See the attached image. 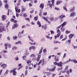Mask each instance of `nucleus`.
Wrapping results in <instances>:
<instances>
[{
    "mask_svg": "<svg viewBox=\"0 0 77 77\" xmlns=\"http://www.w3.org/2000/svg\"><path fill=\"white\" fill-rule=\"evenodd\" d=\"M1 18L3 21H5L6 20V19L7 18V16L5 15H3Z\"/></svg>",
    "mask_w": 77,
    "mask_h": 77,
    "instance_id": "9d476101",
    "label": "nucleus"
},
{
    "mask_svg": "<svg viewBox=\"0 0 77 77\" xmlns=\"http://www.w3.org/2000/svg\"><path fill=\"white\" fill-rule=\"evenodd\" d=\"M71 40H68L67 41V42L68 43V44H70L71 43Z\"/></svg>",
    "mask_w": 77,
    "mask_h": 77,
    "instance_id": "bf43d9fd",
    "label": "nucleus"
},
{
    "mask_svg": "<svg viewBox=\"0 0 77 77\" xmlns=\"http://www.w3.org/2000/svg\"><path fill=\"white\" fill-rule=\"evenodd\" d=\"M18 7L17 6L15 7V10L16 11V12H17L18 11Z\"/></svg>",
    "mask_w": 77,
    "mask_h": 77,
    "instance_id": "ea45409f",
    "label": "nucleus"
},
{
    "mask_svg": "<svg viewBox=\"0 0 77 77\" xmlns=\"http://www.w3.org/2000/svg\"><path fill=\"white\" fill-rule=\"evenodd\" d=\"M57 66H62V62H60L59 63H57Z\"/></svg>",
    "mask_w": 77,
    "mask_h": 77,
    "instance_id": "2eb2a0df",
    "label": "nucleus"
},
{
    "mask_svg": "<svg viewBox=\"0 0 77 77\" xmlns=\"http://www.w3.org/2000/svg\"><path fill=\"white\" fill-rule=\"evenodd\" d=\"M56 74H55V73H53L52 74V77H55V76H56Z\"/></svg>",
    "mask_w": 77,
    "mask_h": 77,
    "instance_id": "0e129e2a",
    "label": "nucleus"
},
{
    "mask_svg": "<svg viewBox=\"0 0 77 77\" xmlns=\"http://www.w3.org/2000/svg\"><path fill=\"white\" fill-rule=\"evenodd\" d=\"M57 20H58V17H55L54 19V21H56Z\"/></svg>",
    "mask_w": 77,
    "mask_h": 77,
    "instance_id": "6e6d98bb",
    "label": "nucleus"
},
{
    "mask_svg": "<svg viewBox=\"0 0 77 77\" xmlns=\"http://www.w3.org/2000/svg\"><path fill=\"white\" fill-rule=\"evenodd\" d=\"M21 1V0H19L18 1V2L17 3V6H20V3Z\"/></svg>",
    "mask_w": 77,
    "mask_h": 77,
    "instance_id": "c85d7f7f",
    "label": "nucleus"
},
{
    "mask_svg": "<svg viewBox=\"0 0 77 77\" xmlns=\"http://www.w3.org/2000/svg\"><path fill=\"white\" fill-rule=\"evenodd\" d=\"M62 3V1H57L56 3V5H59L60 3Z\"/></svg>",
    "mask_w": 77,
    "mask_h": 77,
    "instance_id": "4be33fe9",
    "label": "nucleus"
},
{
    "mask_svg": "<svg viewBox=\"0 0 77 77\" xmlns=\"http://www.w3.org/2000/svg\"><path fill=\"white\" fill-rule=\"evenodd\" d=\"M31 62H32V60H29L27 61L26 63L27 64L28 66H29L32 67L33 66V64L31 63Z\"/></svg>",
    "mask_w": 77,
    "mask_h": 77,
    "instance_id": "39448f33",
    "label": "nucleus"
},
{
    "mask_svg": "<svg viewBox=\"0 0 77 77\" xmlns=\"http://www.w3.org/2000/svg\"><path fill=\"white\" fill-rule=\"evenodd\" d=\"M60 35H58V34H57L56 35H54L55 39H56L58 37H59Z\"/></svg>",
    "mask_w": 77,
    "mask_h": 77,
    "instance_id": "e433bc0d",
    "label": "nucleus"
},
{
    "mask_svg": "<svg viewBox=\"0 0 77 77\" xmlns=\"http://www.w3.org/2000/svg\"><path fill=\"white\" fill-rule=\"evenodd\" d=\"M50 32L51 33V35H53V34H54V32L53 31L51 30L50 31Z\"/></svg>",
    "mask_w": 77,
    "mask_h": 77,
    "instance_id": "37998d69",
    "label": "nucleus"
},
{
    "mask_svg": "<svg viewBox=\"0 0 77 77\" xmlns=\"http://www.w3.org/2000/svg\"><path fill=\"white\" fill-rule=\"evenodd\" d=\"M10 73H12V72H13L14 75H17V72L15 71V69L10 70Z\"/></svg>",
    "mask_w": 77,
    "mask_h": 77,
    "instance_id": "423d86ee",
    "label": "nucleus"
},
{
    "mask_svg": "<svg viewBox=\"0 0 77 77\" xmlns=\"http://www.w3.org/2000/svg\"><path fill=\"white\" fill-rule=\"evenodd\" d=\"M23 16L24 17H27V14H26L25 13L23 15Z\"/></svg>",
    "mask_w": 77,
    "mask_h": 77,
    "instance_id": "052dcab7",
    "label": "nucleus"
},
{
    "mask_svg": "<svg viewBox=\"0 0 77 77\" xmlns=\"http://www.w3.org/2000/svg\"><path fill=\"white\" fill-rule=\"evenodd\" d=\"M57 34L58 35H60V33H61V32H60V31L59 29H57Z\"/></svg>",
    "mask_w": 77,
    "mask_h": 77,
    "instance_id": "412c9836",
    "label": "nucleus"
},
{
    "mask_svg": "<svg viewBox=\"0 0 77 77\" xmlns=\"http://www.w3.org/2000/svg\"><path fill=\"white\" fill-rule=\"evenodd\" d=\"M76 15V13L75 12L73 11L70 14V17H74Z\"/></svg>",
    "mask_w": 77,
    "mask_h": 77,
    "instance_id": "0eeeda50",
    "label": "nucleus"
},
{
    "mask_svg": "<svg viewBox=\"0 0 77 77\" xmlns=\"http://www.w3.org/2000/svg\"><path fill=\"white\" fill-rule=\"evenodd\" d=\"M54 65H57V62H54Z\"/></svg>",
    "mask_w": 77,
    "mask_h": 77,
    "instance_id": "774afa93",
    "label": "nucleus"
},
{
    "mask_svg": "<svg viewBox=\"0 0 77 77\" xmlns=\"http://www.w3.org/2000/svg\"><path fill=\"white\" fill-rule=\"evenodd\" d=\"M67 24V22H64L61 25V27H64Z\"/></svg>",
    "mask_w": 77,
    "mask_h": 77,
    "instance_id": "a211bd4d",
    "label": "nucleus"
},
{
    "mask_svg": "<svg viewBox=\"0 0 77 77\" xmlns=\"http://www.w3.org/2000/svg\"><path fill=\"white\" fill-rule=\"evenodd\" d=\"M25 20H28V21H30V19H29V18L27 17V18H25Z\"/></svg>",
    "mask_w": 77,
    "mask_h": 77,
    "instance_id": "c03bdc74",
    "label": "nucleus"
},
{
    "mask_svg": "<svg viewBox=\"0 0 77 77\" xmlns=\"http://www.w3.org/2000/svg\"><path fill=\"white\" fill-rule=\"evenodd\" d=\"M7 66V64L5 63H3L1 65V67H2V68H3V69H5Z\"/></svg>",
    "mask_w": 77,
    "mask_h": 77,
    "instance_id": "6e6552de",
    "label": "nucleus"
},
{
    "mask_svg": "<svg viewBox=\"0 0 77 77\" xmlns=\"http://www.w3.org/2000/svg\"><path fill=\"white\" fill-rule=\"evenodd\" d=\"M37 25H39V27H41V23L40 21H39V20L37 21Z\"/></svg>",
    "mask_w": 77,
    "mask_h": 77,
    "instance_id": "aec40b11",
    "label": "nucleus"
},
{
    "mask_svg": "<svg viewBox=\"0 0 77 77\" xmlns=\"http://www.w3.org/2000/svg\"><path fill=\"white\" fill-rule=\"evenodd\" d=\"M62 27V26H61V25L58 26L57 28V30H59V29H60V27Z\"/></svg>",
    "mask_w": 77,
    "mask_h": 77,
    "instance_id": "de8ad7c7",
    "label": "nucleus"
},
{
    "mask_svg": "<svg viewBox=\"0 0 77 77\" xmlns=\"http://www.w3.org/2000/svg\"><path fill=\"white\" fill-rule=\"evenodd\" d=\"M3 52L4 53H7L8 52V51H6V50H3Z\"/></svg>",
    "mask_w": 77,
    "mask_h": 77,
    "instance_id": "4d7b16f0",
    "label": "nucleus"
},
{
    "mask_svg": "<svg viewBox=\"0 0 77 77\" xmlns=\"http://www.w3.org/2000/svg\"><path fill=\"white\" fill-rule=\"evenodd\" d=\"M17 47L16 46H14L12 48V49L13 50H17Z\"/></svg>",
    "mask_w": 77,
    "mask_h": 77,
    "instance_id": "c756f323",
    "label": "nucleus"
},
{
    "mask_svg": "<svg viewBox=\"0 0 77 77\" xmlns=\"http://www.w3.org/2000/svg\"><path fill=\"white\" fill-rule=\"evenodd\" d=\"M73 63H77V61L75 60V59L74 60Z\"/></svg>",
    "mask_w": 77,
    "mask_h": 77,
    "instance_id": "8fccbe9b",
    "label": "nucleus"
},
{
    "mask_svg": "<svg viewBox=\"0 0 77 77\" xmlns=\"http://www.w3.org/2000/svg\"><path fill=\"white\" fill-rule=\"evenodd\" d=\"M74 35H75V34H71L69 35V39H71L72 37H73Z\"/></svg>",
    "mask_w": 77,
    "mask_h": 77,
    "instance_id": "4468645a",
    "label": "nucleus"
},
{
    "mask_svg": "<svg viewBox=\"0 0 77 77\" xmlns=\"http://www.w3.org/2000/svg\"><path fill=\"white\" fill-rule=\"evenodd\" d=\"M22 58L23 59V60H26V56H23L22 57Z\"/></svg>",
    "mask_w": 77,
    "mask_h": 77,
    "instance_id": "a18cd8bd",
    "label": "nucleus"
},
{
    "mask_svg": "<svg viewBox=\"0 0 77 77\" xmlns=\"http://www.w3.org/2000/svg\"><path fill=\"white\" fill-rule=\"evenodd\" d=\"M44 40H45V38H42L41 39V42H43Z\"/></svg>",
    "mask_w": 77,
    "mask_h": 77,
    "instance_id": "680f3d73",
    "label": "nucleus"
},
{
    "mask_svg": "<svg viewBox=\"0 0 77 77\" xmlns=\"http://www.w3.org/2000/svg\"><path fill=\"white\" fill-rule=\"evenodd\" d=\"M20 44V45L22 44V42L21 41H18L14 43L15 45H17V44Z\"/></svg>",
    "mask_w": 77,
    "mask_h": 77,
    "instance_id": "f3484780",
    "label": "nucleus"
},
{
    "mask_svg": "<svg viewBox=\"0 0 77 77\" xmlns=\"http://www.w3.org/2000/svg\"><path fill=\"white\" fill-rule=\"evenodd\" d=\"M1 26H0V32H3V31H6V28L4 25H3V23H0V25Z\"/></svg>",
    "mask_w": 77,
    "mask_h": 77,
    "instance_id": "f03ea898",
    "label": "nucleus"
},
{
    "mask_svg": "<svg viewBox=\"0 0 77 77\" xmlns=\"http://www.w3.org/2000/svg\"><path fill=\"white\" fill-rule=\"evenodd\" d=\"M40 13L39 14V15L40 17H41L42 16V11L41 10H40Z\"/></svg>",
    "mask_w": 77,
    "mask_h": 77,
    "instance_id": "49530a36",
    "label": "nucleus"
},
{
    "mask_svg": "<svg viewBox=\"0 0 77 77\" xmlns=\"http://www.w3.org/2000/svg\"><path fill=\"white\" fill-rule=\"evenodd\" d=\"M56 57H57V56H54V60H55L56 62H58L59 61V59H57L56 58Z\"/></svg>",
    "mask_w": 77,
    "mask_h": 77,
    "instance_id": "bb28decb",
    "label": "nucleus"
},
{
    "mask_svg": "<svg viewBox=\"0 0 77 77\" xmlns=\"http://www.w3.org/2000/svg\"><path fill=\"white\" fill-rule=\"evenodd\" d=\"M63 9H64V10H65L66 11H68V10H67V9L66 8V7H65L63 6Z\"/></svg>",
    "mask_w": 77,
    "mask_h": 77,
    "instance_id": "09e8293b",
    "label": "nucleus"
},
{
    "mask_svg": "<svg viewBox=\"0 0 77 77\" xmlns=\"http://www.w3.org/2000/svg\"><path fill=\"white\" fill-rule=\"evenodd\" d=\"M30 58H32V60H34V59H35L34 57H36V55H35V54H31L30 55Z\"/></svg>",
    "mask_w": 77,
    "mask_h": 77,
    "instance_id": "1a4fd4ad",
    "label": "nucleus"
},
{
    "mask_svg": "<svg viewBox=\"0 0 77 77\" xmlns=\"http://www.w3.org/2000/svg\"><path fill=\"white\" fill-rule=\"evenodd\" d=\"M9 72V70H7L6 72L4 73V75H7L8 73Z\"/></svg>",
    "mask_w": 77,
    "mask_h": 77,
    "instance_id": "473e14b6",
    "label": "nucleus"
},
{
    "mask_svg": "<svg viewBox=\"0 0 77 77\" xmlns=\"http://www.w3.org/2000/svg\"><path fill=\"white\" fill-rule=\"evenodd\" d=\"M24 54L25 56H29V52L25 53Z\"/></svg>",
    "mask_w": 77,
    "mask_h": 77,
    "instance_id": "f704fd0d",
    "label": "nucleus"
},
{
    "mask_svg": "<svg viewBox=\"0 0 77 77\" xmlns=\"http://www.w3.org/2000/svg\"><path fill=\"white\" fill-rule=\"evenodd\" d=\"M49 35H50V33H49L48 34V35H47L46 36V37L47 38H48V39H50V40H51L52 38H53V37H50V36H49Z\"/></svg>",
    "mask_w": 77,
    "mask_h": 77,
    "instance_id": "f8f14e48",
    "label": "nucleus"
},
{
    "mask_svg": "<svg viewBox=\"0 0 77 77\" xmlns=\"http://www.w3.org/2000/svg\"><path fill=\"white\" fill-rule=\"evenodd\" d=\"M42 52V49H41L39 52V53H38L39 54H41Z\"/></svg>",
    "mask_w": 77,
    "mask_h": 77,
    "instance_id": "13d9d810",
    "label": "nucleus"
},
{
    "mask_svg": "<svg viewBox=\"0 0 77 77\" xmlns=\"http://www.w3.org/2000/svg\"><path fill=\"white\" fill-rule=\"evenodd\" d=\"M11 21L14 22V23H17V20H15L12 18L11 20Z\"/></svg>",
    "mask_w": 77,
    "mask_h": 77,
    "instance_id": "a878e982",
    "label": "nucleus"
},
{
    "mask_svg": "<svg viewBox=\"0 0 77 77\" xmlns=\"http://www.w3.org/2000/svg\"><path fill=\"white\" fill-rule=\"evenodd\" d=\"M25 53H28V49L27 48H25Z\"/></svg>",
    "mask_w": 77,
    "mask_h": 77,
    "instance_id": "864d4df0",
    "label": "nucleus"
},
{
    "mask_svg": "<svg viewBox=\"0 0 77 77\" xmlns=\"http://www.w3.org/2000/svg\"><path fill=\"white\" fill-rule=\"evenodd\" d=\"M18 24H17V23H14V25L13 26L12 29H14L15 28H16L18 26Z\"/></svg>",
    "mask_w": 77,
    "mask_h": 77,
    "instance_id": "9b49d317",
    "label": "nucleus"
},
{
    "mask_svg": "<svg viewBox=\"0 0 77 77\" xmlns=\"http://www.w3.org/2000/svg\"><path fill=\"white\" fill-rule=\"evenodd\" d=\"M5 8L6 9H8V5L7 4H6L5 5Z\"/></svg>",
    "mask_w": 77,
    "mask_h": 77,
    "instance_id": "72a5a7b5",
    "label": "nucleus"
},
{
    "mask_svg": "<svg viewBox=\"0 0 77 77\" xmlns=\"http://www.w3.org/2000/svg\"><path fill=\"white\" fill-rule=\"evenodd\" d=\"M25 75H27V70H26L25 71Z\"/></svg>",
    "mask_w": 77,
    "mask_h": 77,
    "instance_id": "e2e57ef3",
    "label": "nucleus"
},
{
    "mask_svg": "<svg viewBox=\"0 0 77 77\" xmlns=\"http://www.w3.org/2000/svg\"><path fill=\"white\" fill-rule=\"evenodd\" d=\"M44 4H41L40 5V7L41 9H43V8H44Z\"/></svg>",
    "mask_w": 77,
    "mask_h": 77,
    "instance_id": "5701e85b",
    "label": "nucleus"
},
{
    "mask_svg": "<svg viewBox=\"0 0 77 77\" xmlns=\"http://www.w3.org/2000/svg\"><path fill=\"white\" fill-rule=\"evenodd\" d=\"M26 11V9L24 8H22V11L24 12V11Z\"/></svg>",
    "mask_w": 77,
    "mask_h": 77,
    "instance_id": "338daca9",
    "label": "nucleus"
},
{
    "mask_svg": "<svg viewBox=\"0 0 77 77\" xmlns=\"http://www.w3.org/2000/svg\"><path fill=\"white\" fill-rule=\"evenodd\" d=\"M46 62L44 61V60H40L39 62L38 63V65H39L40 64H41L42 66L44 65V64H45Z\"/></svg>",
    "mask_w": 77,
    "mask_h": 77,
    "instance_id": "20e7f679",
    "label": "nucleus"
},
{
    "mask_svg": "<svg viewBox=\"0 0 77 77\" xmlns=\"http://www.w3.org/2000/svg\"><path fill=\"white\" fill-rule=\"evenodd\" d=\"M52 56L50 55L48 57V60H50V59H51Z\"/></svg>",
    "mask_w": 77,
    "mask_h": 77,
    "instance_id": "5fc2aeb1",
    "label": "nucleus"
},
{
    "mask_svg": "<svg viewBox=\"0 0 77 77\" xmlns=\"http://www.w3.org/2000/svg\"><path fill=\"white\" fill-rule=\"evenodd\" d=\"M54 1H55V0H52V1H48V6H49L51 8L52 6H54Z\"/></svg>",
    "mask_w": 77,
    "mask_h": 77,
    "instance_id": "f257e3e1",
    "label": "nucleus"
},
{
    "mask_svg": "<svg viewBox=\"0 0 77 77\" xmlns=\"http://www.w3.org/2000/svg\"><path fill=\"white\" fill-rule=\"evenodd\" d=\"M50 20H51V21H53L54 20V17H50Z\"/></svg>",
    "mask_w": 77,
    "mask_h": 77,
    "instance_id": "4c0bfd02",
    "label": "nucleus"
},
{
    "mask_svg": "<svg viewBox=\"0 0 77 77\" xmlns=\"http://www.w3.org/2000/svg\"><path fill=\"white\" fill-rule=\"evenodd\" d=\"M18 38H21V32H19L18 35Z\"/></svg>",
    "mask_w": 77,
    "mask_h": 77,
    "instance_id": "b1692460",
    "label": "nucleus"
},
{
    "mask_svg": "<svg viewBox=\"0 0 77 77\" xmlns=\"http://www.w3.org/2000/svg\"><path fill=\"white\" fill-rule=\"evenodd\" d=\"M75 10V8H74V7H72L70 8V12H71L74 11Z\"/></svg>",
    "mask_w": 77,
    "mask_h": 77,
    "instance_id": "6ab92c4d",
    "label": "nucleus"
},
{
    "mask_svg": "<svg viewBox=\"0 0 77 77\" xmlns=\"http://www.w3.org/2000/svg\"><path fill=\"white\" fill-rule=\"evenodd\" d=\"M46 73H47V75H50V74H51V72H46Z\"/></svg>",
    "mask_w": 77,
    "mask_h": 77,
    "instance_id": "69168bd1",
    "label": "nucleus"
},
{
    "mask_svg": "<svg viewBox=\"0 0 77 77\" xmlns=\"http://www.w3.org/2000/svg\"><path fill=\"white\" fill-rule=\"evenodd\" d=\"M63 35H61L60 36V39H61L63 38Z\"/></svg>",
    "mask_w": 77,
    "mask_h": 77,
    "instance_id": "3c124183",
    "label": "nucleus"
},
{
    "mask_svg": "<svg viewBox=\"0 0 77 77\" xmlns=\"http://www.w3.org/2000/svg\"><path fill=\"white\" fill-rule=\"evenodd\" d=\"M62 15H63L60 16L59 17V18H60V19H62V18H65V15H63V16H62Z\"/></svg>",
    "mask_w": 77,
    "mask_h": 77,
    "instance_id": "393cba45",
    "label": "nucleus"
},
{
    "mask_svg": "<svg viewBox=\"0 0 77 77\" xmlns=\"http://www.w3.org/2000/svg\"><path fill=\"white\" fill-rule=\"evenodd\" d=\"M7 38L8 41H10V40H11V38H10V37H9V36H8Z\"/></svg>",
    "mask_w": 77,
    "mask_h": 77,
    "instance_id": "603ef678",
    "label": "nucleus"
},
{
    "mask_svg": "<svg viewBox=\"0 0 77 77\" xmlns=\"http://www.w3.org/2000/svg\"><path fill=\"white\" fill-rule=\"evenodd\" d=\"M29 44H31V45H36V43L35 42H34V43H33L32 42H29Z\"/></svg>",
    "mask_w": 77,
    "mask_h": 77,
    "instance_id": "7c9ffc66",
    "label": "nucleus"
},
{
    "mask_svg": "<svg viewBox=\"0 0 77 77\" xmlns=\"http://www.w3.org/2000/svg\"><path fill=\"white\" fill-rule=\"evenodd\" d=\"M56 68V66H55L54 67L52 68V69H50V71L54 72L55 71V69Z\"/></svg>",
    "mask_w": 77,
    "mask_h": 77,
    "instance_id": "ddd939ff",
    "label": "nucleus"
},
{
    "mask_svg": "<svg viewBox=\"0 0 77 77\" xmlns=\"http://www.w3.org/2000/svg\"><path fill=\"white\" fill-rule=\"evenodd\" d=\"M47 49L45 48L43 50V53H46V52H47Z\"/></svg>",
    "mask_w": 77,
    "mask_h": 77,
    "instance_id": "79ce46f5",
    "label": "nucleus"
},
{
    "mask_svg": "<svg viewBox=\"0 0 77 77\" xmlns=\"http://www.w3.org/2000/svg\"><path fill=\"white\" fill-rule=\"evenodd\" d=\"M4 46L5 47V50H7L8 49V48H12V45L11 44L8 43H5Z\"/></svg>",
    "mask_w": 77,
    "mask_h": 77,
    "instance_id": "7ed1b4c3",
    "label": "nucleus"
},
{
    "mask_svg": "<svg viewBox=\"0 0 77 77\" xmlns=\"http://www.w3.org/2000/svg\"><path fill=\"white\" fill-rule=\"evenodd\" d=\"M55 10H57V11H60V8L58 7H55L54 8Z\"/></svg>",
    "mask_w": 77,
    "mask_h": 77,
    "instance_id": "58836bf2",
    "label": "nucleus"
},
{
    "mask_svg": "<svg viewBox=\"0 0 77 77\" xmlns=\"http://www.w3.org/2000/svg\"><path fill=\"white\" fill-rule=\"evenodd\" d=\"M17 38H18V37H17V36L16 35L13 36V39L14 40H15L16 39H17Z\"/></svg>",
    "mask_w": 77,
    "mask_h": 77,
    "instance_id": "cd10ccee",
    "label": "nucleus"
},
{
    "mask_svg": "<svg viewBox=\"0 0 77 77\" xmlns=\"http://www.w3.org/2000/svg\"><path fill=\"white\" fill-rule=\"evenodd\" d=\"M38 18L37 16L35 17H34V20H35V21H37L38 20Z\"/></svg>",
    "mask_w": 77,
    "mask_h": 77,
    "instance_id": "c9c22d12",
    "label": "nucleus"
},
{
    "mask_svg": "<svg viewBox=\"0 0 77 77\" xmlns=\"http://www.w3.org/2000/svg\"><path fill=\"white\" fill-rule=\"evenodd\" d=\"M71 32L70 31H68V30H66V34H68V33H69Z\"/></svg>",
    "mask_w": 77,
    "mask_h": 77,
    "instance_id": "a19ab883",
    "label": "nucleus"
},
{
    "mask_svg": "<svg viewBox=\"0 0 77 77\" xmlns=\"http://www.w3.org/2000/svg\"><path fill=\"white\" fill-rule=\"evenodd\" d=\"M65 30V28L63 27V26H61V27L60 28V30L61 32H64V31Z\"/></svg>",
    "mask_w": 77,
    "mask_h": 77,
    "instance_id": "dca6fc26",
    "label": "nucleus"
},
{
    "mask_svg": "<svg viewBox=\"0 0 77 77\" xmlns=\"http://www.w3.org/2000/svg\"><path fill=\"white\" fill-rule=\"evenodd\" d=\"M42 18H43V19L44 20H45V21H47V20L48 19H47V18L45 17H42Z\"/></svg>",
    "mask_w": 77,
    "mask_h": 77,
    "instance_id": "2f4dec72",
    "label": "nucleus"
}]
</instances>
